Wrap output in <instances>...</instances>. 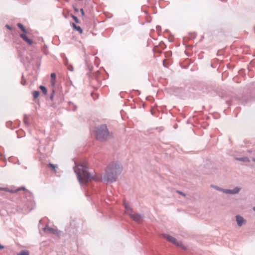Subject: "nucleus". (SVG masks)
Segmentation results:
<instances>
[{
	"label": "nucleus",
	"instance_id": "nucleus-21",
	"mask_svg": "<svg viewBox=\"0 0 255 255\" xmlns=\"http://www.w3.org/2000/svg\"><path fill=\"white\" fill-rule=\"evenodd\" d=\"M51 80H56V74L54 73L51 74Z\"/></svg>",
	"mask_w": 255,
	"mask_h": 255
},
{
	"label": "nucleus",
	"instance_id": "nucleus-23",
	"mask_svg": "<svg viewBox=\"0 0 255 255\" xmlns=\"http://www.w3.org/2000/svg\"><path fill=\"white\" fill-rule=\"evenodd\" d=\"M73 9H74V10L75 12H78L79 11V9L77 7H76L75 6L73 5Z\"/></svg>",
	"mask_w": 255,
	"mask_h": 255
},
{
	"label": "nucleus",
	"instance_id": "nucleus-6",
	"mask_svg": "<svg viewBox=\"0 0 255 255\" xmlns=\"http://www.w3.org/2000/svg\"><path fill=\"white\" fill-rule=\"evenodd\" d=\"M43 231L44 232H48L49 233L59 235V231L57 229H55L51 227L46 226L43 229Z\"/></svg>",
	"mask_w": 255,
	"mask_h": 255
},
{
	"label": "nucleus",
	"instance_id": "nucleus-16",
	"mask_svg": "<svg viewBox=\"0 0 255 255\" xmlns=\"http://www.w3.org/2000/svg\"><path fill=\"white\" fill-rule=\"evenodd\" d=\"M18 255H29V252L28 251L23 250L21 251Z\"/></svg>",
	"mask_w": 255,
	"mask_h": 255
},
{
	"label": "nucleus",
	"instance_id": "nucleus-3",
	"mask_svg": "<svg viewBox=\"0 0 255 255\" xmlns=\"http://www.w3.org/2000/svg\"><path fill=\"white\" fill-rule=\"evenodd\" d=\"M162 236L164 238L166 239L168 242L172 243L173 244L178 246L181 247L183 249H185V248L182 245L181 242H178L177 241L176 239L173 237L172 236L167 235V234H163Z\"/></svg>",
	"mask_w": 255,
	"mask_h": 255
},
{
	"label": "nucleus",
	"instance_id": "nucleus-17",
	"mask_svg": "<svg viewBox=\"0 0 255 255\" xmlns=\"http://www.w3.org/2000/svg\"><path fill=\"white\" fill-rule=\"evenodd\" d=\"M48 166L50 167L54 172H56V168L57 167V165L49 163Z\"/></svg>",
	"mask_w": 255,
	"mask_h": 255
},
{
	"label": "nucleus",
	"instance_id": "nucleus-30",
	"mask_svg": "<svg viewBox=\"0 0 255 255\" xmlns=\"http://www.w3.org/2000/svg\"><path fill=\"white\" fill-rule=\"evenodd\" d=\"M238 160H240V161H244V158H238Z\"/></svg>",
	"mask_w": 255,
	"mask_h": 255
},
{
	"label": "nucleus",
	"instance_id": "nucleus-7",
	"mask_svg": "<svg viewBox=\"0 0 255 255\" xmlns=\"http://www.w3.org/2000/svg\"><path fill=\"white\" fill-rule=\"evenodd\" d=\"M26 33H21L20 34L19 36L26 42L28 43L29 45H31L33 43V41L28 38V37L25 34Z\"/></svg>",
	"mask_w": 255,
	"mask_h": 255
},
{
	"label": "nucleus",
	"instance_id": "nucleus-29",
	"mask_svg": "<svg viewBox=\"0 0 255 255\" xmlns=\"http://www.w3.org/2000/svg\"><path fill=\"white\" fill-rule=\"evenodd\" d=\"M21 84L23 85H26V82L25 80H22L21 81Z\"/></svg>",
	"mask_w": 255,
	"mask_h": 255
},
{
	"label": "nucleus",
	"instance_id": "nucleus-31",
	"mask_svg": "<svg viewBox=\"0 0 255 255\" xmlns=\"http://www.w3.org/2000/svg\"><path fill=\"white\" fill-rule=\"evenodd\" d=\"M76 110V106H74V109L73 110L74 111H75V110Z\"/></svg>",
	"mask_w": 255,
	"mask_h": 255
},
{
	"label": "nucleus",
	"instance_id": "nucleus-10",
	"mask_svg": "<svg viewBox=\"0 0 255 255\" xmlns=\"http://www.w3.org/2000/svg\"><path fill=\"white\" fill-rule=\"evenodd\" d=\"M71 25L74 30L78 31L80 34L83 33V30L80 26L76 25L74 23H72Z\"/></svg>",
	"mask_w": 255,
	"mask_h": 255
},
{
	"label": "nucleus",
	"instance_id": "nucleus-28",
	"mask_svg": "<svg viewBox=\"0 0 255 255\" xmlns=\"http://www.w3.org/2000/svg\"><path fill=\"white\" fill-rule=\"evenodd\" d=\"M5 27H6L7 29H9V30H11V29H12V27H11L10 26L8 25H5Z\"/></svg>",
	"mask_w": 255,
	"mask_h": 255
},
{
	"label": "nucleus",
	"instance_id": "nucleus-32",
	"mask_svg": "<svg viewBox=\"0 0 255 255\" xmlns=\"http://www.w3.org/2000/svg\"><path fill=\"white\" fill-rule=\"evenodd\" d=\"M253 209L254 211H255V207H253Z\"/></svg>",
	"mask_w": 255,
	"mask_h": 255
},
{
	"label": "nucleus",
	"instance_id": "nucleus-2",
	"mask_svg": "<svg viewBox=\"0 0 255 255\" xmlns=\"http://www.w3.org/2000/svg\"><path fill=\"white\" fill-rule=\"evenodd\" d=\"M95 132L96 139L100 141H106L113 137L112 132L109 131L105 124L97 127Z\"/></svg>",
	"mask_w": 255,
	"mask_h": 255
},
{
	"label": "nucleus",
	"instance_id": "nucleus-14",
	"mask_svg": "<svg viewBox=\"0 0 255 255\" xmlns=\"http://www.w3.org/2000/svg\"><path fill=\"white\" fill-rule=\"evenodd\" d=\"M124 207L126 210V212H128V211H131L132 210V209L130 207L128 203H127L126 202H124Z\"/></svg>",
	"mask_w": 255,
	"mask_h": 255
},
{
	"label": "nucleus",
	"instance_id": "nucleus-20",
	"mask_svg": "<svg viewBox=\"0 0 255 255\" xmlns=\"http://www.w3.org/2000/svg\"><path fill=\"white\" fill-rule=\"evenodd\" d=\"M54 93H55V90H54V89H52L51 94L50 96L49 97V99H50V100L51 101H53V100Z\"/></svg>",
	"mask_w": 255,
	"mask_h": 255
},
{
	"label": "nucleus",
	"instance_id": "nucleus-26",
	"mask_svg": "<svg viewBox=\"0 0 255 255\" xmlns=\"http://www.w3.org/2000/svg\"><path fill=\"white\" fill-rule=\"evenodd\" d=\"M177 193H179V194H180V195H182V196H185V194L183 192H181V191H177Z\"/></svg>",
	"mask_w": 255,
	"mask_h": 255
},
{
	"label": "nucleus",
	"instance_id": "nucleus-25",
	"mask_svg": "<svg viewBox=\"0 0 255 255\" xmlns=\"http://www.w3.org/2000/svg\"><path fill=\"white\" fill-rule=\"evenodd\" d=\"M64 64L66 65L68 64V59L66 58L64 60Z\"/></svg>",
	"mask_w": 255,
	"mask_h": 255
},
{
	"label": "nucleus",
	"instance_id": "nucleus-11",
	"mask_svg": "<svg viewBox=\"0 0 255 255\" xmlns=\"http://www.w3.org/2000/svg\"><path fill=\"white\" fill-rule=\"evenodd\" d=\"M17 26L19 29H20V30L23 32V33H27V30L25 29V28L21 23H18L17 24Z\"/></svg>",
	"mask_w": 255,
	"mask_h": 255
},
{
	"label": "nucleus",
	"instance_id": "nucleus-8",
	"mask_svg": "<svg viewBox=\"0 0 255 255\" xmlns=\"http://www.w3.org/2000/svg\"><path fill=\"white\" fill-rule=\"evenodd\" d=\"M236 218L237 224L240 227H241L246 221L243 217L240 215H237Z\"/></svg>",
	"mask_w": 255,
	"mask_h": 255
},
{
	"label": "nucleus",
	"instance_id": "nucleus-9",
	"mask_svg": "<svg viewBox=\"0 0 255 255\" xmlns=\"http://www.w3.org/2000/svg\"><path fill=\"white\" fill-rule=\"evenodd\" d=\"M26 190V189L24 187L19 188L16 189V190H9L7 188H0V190H3V191H6L10 193H14L20 190Z\"/></svg>",
	"mask_w": 255,
	"mask_h": 255
},
{
	"label": "nucleus",
	"instance_id": "nucleus-24",
	"mask_svg": "<svg viewBox=\"0 0 255 255\" xmlns=\"http://www.w3.org/2000/svg\"><path fill=\"white\" fill-rule=\"evenodd\" d=\"M80 12L82 16H84L85 15V13L83 8L80 9Z\"/></svg>",
	"mask_w": 255,
	"mask_h": 255
},
{
	"label": "nucleus",
	"instance_id": "nucleus-5",
	"mask_svg": "<svg viewBox=\"0 0 255 255\" xmlns=\"http://www.w3.org/2000/svg\"><path fill=\"white\" fill-rule=\"evenodd\" d=\"M241 190V188L239 187H236L233 189H226L224 191V193L226 194H230L232 195H234L238 194Z\"/></svg>",
	"mask_w": 255,
	"mask_h": 255
},
{
	"label": "nucleus",
	"instance_id": "nucleus-15",
	"mask_svg": "<svg viewBox=\"0 0 255 255\" xmlns=\"http://www.w3.org/2000/svg\"><path fill=\"white\" fill-rule=\"evenodd\" d=\"M211 187L214 188V189H215L216 190H217L218 191H222L224 193V191L226 190V189H223L219 186H215V185H211Z\"/></svg>",
	"mask_w": 255,
	"mask_h": 255
},
{
	"label": "nucleus",
	"instance_id": "nucleus-19",
	"mask_svg": "<svg viewBox=\"0 0 255 255\" xmlns=\"http://www.w3.org/2000/svg\"><path fill=\"white\" fill-rule=\"evenodd\" d=\"M28 117L26 115H24V118H23V122L25 124V125H29V123L28 122Z\"/></svg>",
	"mask_w": 255,
	"mask_h": 255
},
{
	"label": "nucleus",
	"instance_id": "nucleus-12",
	"mask_svg": "<svg viewBox=\"0 0 255 255\" xmlns=\"http://www.w3.org/2000/svg\"><path fill=\"white\" fill-rule=\"evenodd\" d=\"M39 94H40V93L38 91H33L32 92V96L34 99H35L38 97V96H39Z\"/></svg>",
	"mask_w": 255,
	"mask_h": 255
},
{
	"label": "nucleus",
	"instance_id": "nucleus-1",
	"mask_svg": "<svg viewBox=\"0 0 255 255\" xmlns=\"http://www.w3.org/2000/svg\"><path fill=\"white\" fill-rule=\"evenodd\" d=\"M87 170L88 167L86 164H79L74 167V172L81 184H87L92 180L113 183L121 173L122 167L117 162H112L107 167L103 176L93 175Z\"/></svg>",
	"mask_w": 255,
	"mask_h": 255
},
{
	"label": "nucleus",
	"instance_id": "nucleus-33",
	"mask_svg": "<svg viewBox=\"0 0 255 255\" xmlns=\"http://www.w3.org/2000/svg\"><path fill=\"white\" fill-rule=\"evenodd\" d=\"M254 32H255V26H254Z\"/></svg>",
	"mask_w": 255,
	"mask_h": 255
},
{
	"label": "nucleus",
	"instance_id": "nucleus-34",
	"mask_svg": "<svg viewBox=\"0 0 255 255\" xmlns=\"http://www.w3.org/2000/svg\"><path fill=\"white\" fill-rule=\"evenodd\" d=\"M253 161L255 162V158H253Z\"/></svg>",
	"mask_w": 255,
	"mask_h": 255
},
{
	"label": "nucleus",
	"instance_id": "nucleus-18",
	"mask_svg": "<svg viewBox=\"0 0 255 255\" xmlns=\"http://www.w3.org/2000/svg\"><path fill=\"white\" fill-rule=\"evenodd\" d=\"M71 16L76 23H80V21L79 20L78 18L76 16H75L73 14H71Z\"/></svg>",
	"mask_w": 255,
	"mask_h": 255
},
{
	"label": "nucleus",
	"instance_id": "nucleus-4",
	"mask_svg": "<svg viewBox=\"0 0 255 255\" xmlns=\"http://www.w3.org/2000/svg\"><path fill=\"white\" fill-rule=\"evenodd\" d=\"M127 214L130 216V218L132 219V220L137 223H140L144 218V216L142 214L138 213H135L133 214L128 213Z\"/></svg>",
	"mask_w": 255,
	"mask_h": 255
},
{
	"label": "nucleus",
	"instance_id": "nucleus-27",
	"mask_svg": "<svg viewBox=\"0 0 255 255\" xmlns=\"http://www.w3.org/2000/svg\"><path fill=\"white\" fill-rule=\"evenodd\" d=\"M68 69L70 71H73V67L72 66H69L68 67Z\"/></svg>",
	"mask_w": 255,
	"mask_h": 255
},
{
	"label": "nucleus",
	"instance_id": "nucleus-13",
	"mask_svg": "<svg viewBox=\"0 0 255 255\" xmlns=\"http://www.w3.org/2000/svg\"><path fill=\"white\" fill-rule=\"evenodd\" d=\"M39 89L41 90L42 93L44 95H46L47 94V90L45 86L41 85L39 86Z\"/></svg>",
	"mask_w": 255,
	"mask_h": 255
},
{
	"label": "nucleus",
	"instance_id": "nucleus-22",
	"mask_svg": "<svg viewBox=\"0 0 255 255\" xmlns=\"http://www.w3.org/2000/svg\"><path fill=\"white\" fill-rule=\"evenodd\" d=\"M51 85L52 87H54L55 85V80H51Z\"/></svg>",
	"mask_w": 255,
	"mask_h": 255
}]
</instances>
